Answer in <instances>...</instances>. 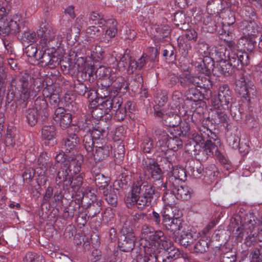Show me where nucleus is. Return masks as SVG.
<instances>
[{
	"instance_id": "nucleus-1",
	"label": "nucleus",
	"mask_w": 262,
	"mask_h": 262,
	"mask_svg": "<svg viewBox=\"0 0 262 262\" xmlns=\"http://www.w3.org/2000/svg\"><path fill=\"white\" fill-rule=\"evenodd\" d=\"M154 194L152 186L137 182L134 183L131 192L126 195L125 202L128 208L135 205L139 209L143 210L150 205Z\"/></svg>"
},
{
	"instance_id": "nucleus-2",
	"label": "nucleus",
	"mask_w": 262,
	"mask_h": 262,
	"mask_svg": "<svg viewBox=\"0 0 262 262\" xmlns=\"http://www.w3.org/2000/svg\"><path fill=\"white\" fill-rule=\"evenodd\" d=\"M2 2L0 4V34L4 36L9 34H16L20 31L21 20L17 15L13 17L9 16L11 6L6 0Z\"/></svg>"
},
{
	"instance_id": "nucleus-3",
	"label": "nucleus",
	"mask_w": 262,
	"mask_h": 262,
	"mask_svg": "<svg viewBox=\"0 0 262 262\" xmlns=\"http://www.w3.org/2000/svg\"><path fill=\"white\" fill-rule=\"evenodd\" d=\"M227 57L228 60L217 61L216 66L220 73L226 76L233 73L234 68L239 69L249 63L248 54L245 52H229Z\"/></svg>"
},
{
	"instance_id": "nucleus-4",
	"label": "nucleus",
	"mask_w": 262,
	"mask_h": 262,
	"mask_svg": "<svg viewBox=\"0 0 262 262\" xmlns=\"http://www.w3.org/2000/svg\"><path fill=\"white\" fill-rule=\"evenodd\" d=\"M89 21L91 24L98 25L100 27H107L105 34L100 36L98 39L100 42L109 44L110 39L115 36L118 30L116 20L113 18L106 19L102 14L92 12L89 15Z\"/></svg>"
},
{
	"instance_id": "nucleus-5",
	"label": "nucleus",
	"mask_w": 262,
	"mask_h": 262,
	"mask_svg": "<svg viewBox=\"0 0 262 262\" xmlns=\"http://www.w3.org/2000/svg\"><path fill=\"white\" fill-rule=\"evenodd\" d=\"M25 116L27 122L30 126H34L37 123H44L49 117L47 101L41 97L36 98L34 102V106L26 110Z\"/></svg>"
},
{
	"instance_id": "nucleus-6",
	"label": "nucleus",
	"mask_w": 262,
	"mask_h": 262,
	"mask_svg": "<svg viewBox=\"0 0 262 262\" xmlns=\"http://www.w3.org/2000/svg\"><path fill=\"white\" fill-rule=\"evenodd\" d=\"M29 76L26 73L17 76L14 75L11 76L10 82L11 87L19 92L24 100L36 95V92L34 90V86L29 85Z\"/></svg>"
},
{
	"instance_id": "nucleus-7",
	"label": "nucleus",
	"mask_w": 262,
	"mask_h": 262,
	"mask_svg": "<svg viewBox=\"0 0 262 262\" xmlns=\"http://www.w3.org/2000/svg\"><path fill=\"white\" fill-rule=\"evenodd\" d=\"M164 188L167 191H170L169 194L166 192L163 196L165 203L168 205L173 204V202L170 201L169 199H173L174 196L179 200H187L192 193V190L190 188L186 185H180V183L174 185L173 187Z\"/></svg>"
},
{
	"instance_id": "nucleus-8",
	"label": "nucleus",
	"mask_w": 262,
	"mask_h": 262,
	"mask_svg": "<svg viewBox=\"0 0 262 262\" xmlns=\"http://www.w3.org/2000/svg\"><path fill=\"white\" fill-rule=\"evenodd\" d=\"M42 33L43 39H41V43L44 45L42 46L45 50L55 53V51L58 49L62 41V37L60 35H56L55 33L52 29L46 28H41L39 30Z\"/></svg>"
},
{
	"instance_id": "nucleus-9",
	"label": "nucleus",
	"mask_w": 262,
	"mask_h": 262,
	"mask_svg": "<svg viewBox=\"0 0 262 262\" xmlns=\"http://www.w3.org/2000/svg\"><path fill=\"white\" fill-rule=\"evenodd\" d=\"M235 90L245 98H253L256 94L253 82L246 76L243 75L236 80Z\"/></svg>"
},
{
	"instance_id": "nucleus-10",
	"label": "nucleus",
	"mask_w": 262,
	"mask_h": 262,
	"mask_svg": "<svg viewBox=\"0 0 262 262\" xmlns=\"http://www.w3.org/2000/svg\"><path fill=\"white\" fill-rule=\"evenodd\" d=\"M231 99L229 88L225 84L220 87L218 95L212 99L211 102L215 109L226 110L229 108Z\"/></svg>"
},
{
	"instance_id": "nucleus-11",
	"label": "nucleus",
	"mask_w": 262,
	"mask_h": 262,
	"mask_svg": "<svg viewBox=\"0 0 262 262\" xmlns=\"http://www.w3.org/2000/svg\"><path fill=\"white\" fill-rule=\"evenodd\" d=\"M101 141L97 142L94 145L95 151L93 148V151H87L88 156L92 158L96 163L106 159L110 156L112 149L111 145L107 144L106 140Z\"/></svg>"
},
{
	"instance_id": "nucleus-12",
	"label": "nucleus",
	"mask_w": 262,
	"mask_h": 262,
	"mask_svg": "<svg viewBox=\"0 0 262 262\" xmlns=\"http://www.w3.org/2000/svg\"><path fill=\"white\" fill-rule=\"evenodd\" d=\"M168 172V177L163 187H173L174 185L184 182L186 179V173L183 167L172 166V168Z\"/></svg>"
},
{
	"instance_id": "nucleus-13",
	"label": "nucleus",
	"mask_w": 262,
	"mask_h": 262,
	"mask_svg": "<svg viewBox=\"0 0 262 262\" xmlns=\"http://www.w3.org/2000/svg\"><path fill=\"white\" fill-rule=\"evenodd\" d=\"M213 141V140L205 141L203 144L204 146H201V158L202 156H205L204 158H202L201 160H206L208 158L206 156H214L222 163L226 164L227 162L226 159L219 150L217 146Z\"/></svg>"
},
{
	"instance_id": "nucleus-14",
	"label": "nucleus",
	"mask_w": 262,
	"mask_h": 262,
	"mask_svg": "<svg viewBox=\"0 0 262 262\" xmlns=\"http://www.w3.org/2000/svg\"><path fill=\"white\" fill-rule=\"evenodd\" d=\"M104 131L93 128L90 133L84 135L83 139V146L86 151H92L95 145L98 142H101L102 140H106L103 138Z\"/></svg>"
},
{
	"instance_id": "nucleus-15",
	"label": "nucleus",
	"mask_w": 262,
	"mask_h": 262,
	"mask_svg": "<svg viewBox=\"0 0 262 262\" xmlns=\"http://www.w3.org/2000/svg\"><path fill=\"white\" fill-rule=\"evenodd\" d=\"M39 61V64L43 67H47L53 69L55 68L59 63V58L55 53L51 52H47V50L41 51L37 59Z\"/></svg>"
},
{
	"instance_id": "nucleus-16",
	"label": "nucleus",
	"mask_w": 262,
	"mask_h": 262,
	"mask_svg": "<svg viewBox=\"0 0 262 262\" xmlns=\"http://www.w3.org/2000/svg\"><path fill=\"white\" fill-rule=\"evenodd\" d=\"M149 242L148 245L145 246H150V245H153L158 248V246L161 248H167V246L170 245V240L167 238L164 235V233L161 230L154 231L151 235H149V239H145Z\"/></svg>"
},
{
	"instance_id": "nucleus-17",
	"label": "nucleus",
	"mask_w": 262,
	"mask_h": 262,
	"mask_svg": "<svg viewBox=\"0 0 262 262\" xmlns=\"http://www.w3.org/2000/svg\"><path fill=\"white\" fill-rule=\"evenodd\" d=\"M53 119L56 122L59 124L62 129H65L71 124L72 116L70 113H67L63 107H59L55 110Z\"/></svg>"
},
{
	"instance_id": "nucleus-18",
	"label": "nucleus",
	"mask_w": 262,
	"mask_h": 262,
	"mask_svg": "<svg viewBox=\"0 0 262 262\" xmlns=\"http://www.w3.org/2000/svg\"><path fill=\"white\" fill-rule=\"evenodd\" d=\"M83 158L82 155L78 154L72 155L69 156L66 163L63 165L71 174H77L79 173L81 168Z\"/></svg>"
},
{
	"instance_id": "nucleus-19",
	"label": "nucleus",
	"mask_w": 262,
	"mask_h": 262,
	"mask_svg": "<svg viewBox=\"0 0 262 262\" xmlns=\"http://www.w3.org/2000/svg\"><path fill=\"white\" fill-rule=\"evenodd\" d=\"M122 233L119 238L121 249L124 252H129L134 248L135 235L132 231H126L125 229H122Z\"/></svg>"
},
{
	"instance_id": "nucleus-20",
	"label": "nucleus",
	"mask_w": 262,
	"mask_h": 262,
	"mask_svg": "<svg viewBox=\"0 0 262 262\" xmlns=\"http://www.w3.org/2000/svg\"><path fill=\"white\" fill-rule=\"evenodd\" d=\"M195 87L200 88L204 90V98L208 99L212 96L211 89L212 88L213 83L209 76H196Z\"/></svg>"
},
{
	"instance_id": "nucleus-21",
	"label": "nucleus",
	"mask_w": 262,
	"mask_h": 262,
	"mask_svg": "<svg viewBox=\"0 0 262 262\" xmlns=\"http://www.w3.org/2000/svg\"><path fill=\"white\" fill-rule=\"evenodd\" d=\"M68 131L69 135L66 138L63 139L61 147L66 152L74 153L76 151V146L79 143L80 140L76 134L70 133L69 130Z\"/></svg>"
},
{
	"instance_id": "nucleus-22",
	"label": "nucleus",
	"mask_w": 262,
	"mask_h": 262,
	"mask_svg": "<svg viewBox=\"0 0 262 262\" xmlns=\"http://www.w3.org/2000/svg\"><path fill=\"white\" fill-rule=\"evenodd\" d=\"M160 149L161 152H164V156L161 160V165L165 170L170 171L177 159L176 151L163 147Z\"/></svg>"
},
{
	"instance_id": "nucleus-23",
	"label": "nucleus",
	"mask_w": 262,
	"mask_h": 262,
	"mask_svg": "<svg viewBox=\"0 0 262 262\" xmlns=\"http://www.w3.org/2000/svg\"><path fill=\"white\" fill-rule=\"evenodd\" d=\"M194 65L199 71L206 76H209L214 70V61L209 57L206 56L203 59L199 58Z\"/></svg>"
},
{
	"instance_id": "nucleus-24",
	"label": "nucleus",
	"mask_w": 262,
	"mask_h": 262,
	"mask_svg": "<svg viewBox=\"0 0 262 262\" xmlns=\"http://www.w3.org/2000/svg\"><path fill=\"white\" fill-rule=\"evenodd\" d=\"M108 79L114 92L119 93L123 90L122 92L124 93L126 91L128 85L123 77L113 73L108 76Z\"/></svg>"
},
{
	"instance_id": "nucleus-25",
	"label": "nucleus",
	"mask_w": 262,
	"mask_h": 262,
	"mask_svg": "<svg viewBox=\"0 0 262 262\" xmlns=\"http://www.w3.org/2000/svg\"><path fill=\"white\" fill-rule=\"evenodd\" d=\"M110 88L109 85L107 86L99 87L96 91L95 90H90L86 96V98L90 100H93L95 98V102L99 101V99H105L111 98L110 97Z\"/></svg>"
},
{
	"instance_id": "nucleus-26",
	"label": "nucleus",
	"mask_w": 262,
	"mask_h": 262,
	"mask_svg": "<svg viewBox=\"0 0 262 262\" xmlns=\"http://www.w3.org/2000/svg\"><path fill=\"white\" fill-rule=\"evenodd\" d=\"M70 172L67 170L66 167L63 165L57 172L55 179L56 184L59 186H62L63 188L68 187L70 186V178L71 176Z\"/></svg>"
},
{
	"instance_id": "nucleus-27",
	"label": "nucleus",
	"mask_w": 262,
	"mask_h": 262,
	"mask_svg": "<svg viewBox=\"0 0 262 262\" xmlns=\"http://www.w3.org/2000/svg\"><path fill=\"white\" fill-rule=\"evenodd\" d=\"M56 128L54 125H45L41 129L42 138L45 144L53 145L55 142Z\"/></svg>"
},
{
	"instance_id": "nucleus-28",
	"label": "nucleus",
	"mask_w": 262,
	"mask_h": 262,
	"mask_svg": "<svg viewBox=\"0 0 262 262\" xmlns=\"http://www.w3.org/2000/svg\"><path fill=\"white\" fill-rule=\"evenodd\" d=\"M145 170L150 174L151 177L155 181L161 179L162 177V170L160 165L154 160H150L146 165Z\"/></svg>"
},
{
	"instance_id": "nucleus-29",
	"label": "nucleus",
	"mask_w": 262,
	"mask_h": 262,
	"mask_svg": "<svg viewBox=\"0 0 262 262\" xmlns=\"http://www.w3.org/2000/svg\"><path fill=\"white\" fill-rule=\"evenodd\" d=\"M145 170L150 174L151 177L155 181L161 179L162 177V170L160 165L154 160H150L146 165Z\"/></svg>"
},
{
	"instance_id": "nucleus-30",
	"label": "nucleus",
	"mask_w": 262,
	"mask_h": 262,
	"mask_svg": "<svg viewBox=\"0 0 262 262\" xmlns=\"http://www.w3.org/2000/svg\"><path fill=\"white\" fill-rule=\"evenodd\" d=\"M217 15H206L203 18L202 29L204 31L210 33L215 32L217 28L216 19Z\"/></svg>"
},
{
	"instance_id": "nucleus-31",
	"label": "nucleus",
	"mask_w": 262,
	"mask_h": 262,
	"mask_svg": "<svg viewBox=\"0 0 262 262\" xmlns=\"http://www.w3.org/2000/svg\"><path fill=\"white\" fill-rule=\"evenodd\" d=\"M170 245L167 246V248H163L165 250V257L162 259V262H172L178 259L180 254L178 249L173 246V243L170 241Z\"/></svg>"
},
{
	"instance_id": "nucleus-32",
	"label": "nucleus",
	"mask_w": 262,
	"mask_h": 262,
	"mask_svg": "<svg viewBox=\"0 0 262 262\" xmlns=\"http://www.w3.org/2000/svg\"><path fill=\"white\" fill-rule=\"evenodd\" d=\"M181 122V118L180 116L173 112L166 113L163 116V123L167 126L172 127L178 126Z\"/></svg>"
},
{
	"instance_id": "nucleus-33",
	"label": "nucleus",
	"mask_w": 262,
	"mask_h": 262,
	"mask_svg": "<svg viewBox=\"0 0 262 262\" xmlns=\"http://www.w3.org/2000/svg\"><path fill=\"white\" fill-rule=\"evenodd\" d=\"M196 80V76L190 73H184L179 77V82L184 88L195 87Z\"/></svg>"
},
{
	"instance_id": "nucleus-34",
	"label": "nucleus",
	"mask_w": 262,
	"mask_h": 262,
	"mask_svg": "<svg viewBox=\"0 0 262 262\" xmlns=\"http://www.w3.org/2000/svg\"><path fill=\"white\" fill-rule=\"evenodd\" d=\"M154 133L157 139V146L160 148H166L167 141L170 138L167 132L163 128L156 127Z\"/></svg>"
},
{
	"instance_id": "nucleus-35",
	"label": "nucleus",
	"mask_w": 262,
	"mask_h": 262,
	"mask_svg": "<svg viewBox=\"0 0 262 262\" xmlns=\"http://www.w3.org/2000/svg\"><path fill=\"white\" fill-rule=\"evenodd\" d=\"M144 251L145 262H158L159 249L155 246L150 245V246H144Z\"/></svg>"
},
{
	"instance_id": "nucleus-36",
	"label": "nucleus",
	"mask_w": 262,
	"mask_h": 262,
	"mask_svg": "<svg viewBox=\"0 0 262 262\" xmlns=\"http://www.w3.org/2000/svg\"><path fill=\"white\" fill-rule=\"evenodd\" d=\"M260 23L258 19L256 20H250L245 26V31L249 36L255 35L260 30Z\"/></svg>"
},
{
	"instance_id": "nucleus-37",
	"label": "nucleus",
	"mask_w": 262,
	"mask_h": 262,
	"mask_svg": "<svg viewBox=\"0 0 262 262\" xmlns=\"http://www.w3.org/2000/svg\"><path fill=\"white\" fill-rule=\"evenodd\" d=\"M196 88L192 86L188 88V90L186 92L187 99L197 102L198 100H201V98H204V93H202Z\"/></svg>"
},
{
	"instance_id": "nucleus-38",
	"label": "nucleus",
	"mask_w": 262,
	"mask_h": 262,
	"mask_svg": "<svg viewBox=\"0 0 262 262\" xmlns=\"http://www.w3.org/2000/svg\"><path fill=\"white\" fill-rule=\"evenodd\" d=\"M174 240L176 242H179L181 245L187 247L188 246L193 243L194 238L191 232L188 231H184L181 237H176Z\"/></svg>"
},
{
	"instance_id": "nucleus-39",
	"label": "nucleus",
	"mask_w": 262,
	"mask_h": 262,
	"mask_svg": "<svg viewBox=\"0 0 262 262\" xmlns=\"http://www.w3.org/2000/svg\"><path fill=\"white\" fill-rule=\"evenodd\" d=\"M199 133L205 141L210 140H213V141L218 140V137L216 135L204 125H201L199 127Z\"/></svg>"
},
{
	"instance_id": "nucleus-40",
	"label": "nucleus",
	"mask_w": 262,
	"mask_h": 262,
	"mask_svg": "<svg viewBox=\"0 0 262 262\" xmlns=\"http://www.w3.org/2000/svg\"><path fill=\"white\" fill-rule=\"evenodd\" d=\"M94 181L96 185L103 190L110 189L111 188V186L108 184V178L104 177L102 174H96L94 177Z\"/></svg>"
},
{
	"instance_id": "nucleus-41",
	"label": "nucleus",
	"mask_w": 262,
	"mask_h": 262,
	"mask_svg": "<svg viewBox=\"0 0 262 262\" xmlns=\"http://www.w3.org/2000/svg\"><path fill=\"white\" fill-rule=\"evenodd\" d=\"M241 15L246 19L256 20L258 18L255 9L249 6H244L240 11Z\"/></svg>"
},
{
	"instance_id": "nucleus-42",
	"label": "nucleus",
	"mask_w": 262,
	"mask_h": 262,
	"mask_svg": "<svg viewBox=\"0 0 262 262\" xmlns=\"http://www.w3.org/2000/svg\"><path fill=\"white\" fill-rule=\"evenodd\" d=\"M226 41V49L229 52H233L237 53V52H242L238 50V47L235 43L234 40V34L230 33L228 36H225L223 38Z\"/></svg>"
},
{
	"instance_id": "nucleus-43",
	"label": "nucleus",
	"mask_w": 262,
	"mask_h": 262,
	"mask_svg": "<svg viewBox=\"0 0 262 262\" xmlns=\"http://www.w3.org/2000/svg\"><path fill=\"white\" fill-rule=\"evenodd\" d=\"M182 145V140L176 136L174 137L169 138L166 143V148L176 151L181 148Z\"/></svg>"
},
{
	"instance_id": "nucleus-44",
	"label": "nucleus",
	"mask_w": 262,
	"mask_h": 262,
	"mask_svg": "<svg viewBox=\"0 0 262 262\" xmlns=\"http://www.w3.org/2000/svg\"><path fill=\"white\" fill-rule=\"evenodd\" d=\"M221 2L219 0H211L207 3L206 9L209 15L218 13L221 10Z\"/></svg>"
},
{
	"instance_id": "nucleus-45",
	"label": "nucleus",
	"mask_w": 262,
	"mask_h": 262,
	"mask_svg": "<svg viewBox=\"0 0 262 262\" xmlns=\"http://www.w3.org/2000/svg\"><path fill=\"white\" fill-rule=\"evenodd\" d=\"M101 203L100 201H97L96 202H93L92 203H90L86 210L89 217H93L96 214L99 213L101 210Z\"/></svg>"
},
{
	"instance_id": "nucleus-46",
	"label": "nucleus",
	"mask_w": 262,
	"mask_h": 262,
	"mask_svg": "<svg viewBox=\"0 0 262 262\" xmlns=\"http://www.w3.org/2000/svg\"><path fill=\"white\" fill-rule=\"evenodd\" d=\"M201 146L200 144L192 141H190L185 145L186 152L194 156H198L199 158H201Z\"/></svg>"
},
{
	"instance_id": "nucleus-47",
	"label": "nucleus",
	"mask_w": 262,
	"mask_h": 262,
	"mask_svg": "<svg viewBox=\"0 0 262 262\" xmlns=\"http://www.w3.org/2000/svg\"><path fill=\"white\" fill-rule=\"evenodd\" d=\"M126 52L123 55L121 54L116 58L117 62V69L120 71H123L125 70L127 62L130 59V56Z\"/></svg>"
},
{
	"instance_id": "nucleus-48",
	"label": "nucleus",
	"mask_w": 262,
	"mask_h": 262,
	"mask_svg": "<svg viewBox=\"0 0 262 262\" xmlns=\"http://www.w3.org/2000/svg\"><path fill=\"white\" fill-rule=\"evenodd\" d=\"M38 161L42 170H47L49 169V170L52 171L51 169L53 163L50 160L47 153H42L39 157Z\"/></svg>"
},
{
	"instance_id": "nucleus-49",
	"label": "nucleus",
	"mask_w": 262,
	"mask_h": 262,
	"mask_svg": "<svg viewBox=\"0 0 262 262\" xmlns=\"http://www.w3.org/2000/svg\"><path fill=\"white\" fill-rule=\"evenodd\" d=\"M226 140L228 145L231 148L236 149L238 147L239 142L238 137L228 130L226 133Z\"/></svg>"
},
{
	"instance_id": "nucleus-50",
	"label": "nucleus",
	"mask_w": 262,
	"mask_h": 262,
	"mask_svg": "<svg viewBox=\"0 0 262 262\" xmlns=\"http://www.w3.org/2000/svg\"><path fill=\"white\" fill-rule=\"evenodd\" d=\"M93 124L91 120L86 119L84 121H81L78 123V125L75 128V130L76 129L82 130L84 132L90 133L92 129H93Z\"/></svg>"
},
{
	"instance_id": "nucleus-51",
	"label": "nucleus",
	"mask_w": 262,
	"mask_h": 262,
	"mask_svg": "<svg viewBox=\"0 0 262 262\" xmlns=\"http://www.w3.org/2000/svg\"><path fill=\"white\" fill-rule=\"evenodd\" d=\"M112 100L111 98H106L105 99H99V101L96 102L105 111L108 115L112 111Z\"/></svg>"
},
{
	"instance_id": "nucleus-52",
	"label": "nucleus",
	"mask_w": 262,
	"mask_h": 262,
	"mask_svg": "<svg viewBox=\"0 0 262 262\" xmlns=\"http://www.w3.org/2000/svg\"><path fill=\"white\" fill-rule=\"evenodd\" d=\"M208 249V242L205 240H199L195 244L194 251L195 253H203Z\"/></svg>"
},
{
	"instance_id": "nucleus-53",
	"label": "nucleus",
	"mask_w": 262,
	"mask_h": 262,
	"mask_svg": "<svg viewBox=\"0 0 262 262\" xmlns=\"http://www.w3.org/2000/svg\"><path fill=\"white\" fill-rule=\"evenodd\" d=\"M90 90H93L90 87H87V86L84 83L78 82L75 85V91L80 95H83L86 97V96Z\"/></svg>"
},
{
	"instance_id": "nucleus-54",
	"label": "nucleus",
	"mask_w": 262,
	"mask_h": 262,
	"mask_svg": "<svg viewBox=\"0 0 262 262\" xmlns=\"http://www.w3.org/2000/svg\"><path fill=\"white\" fill-rule=\"evenodd\" d=\"M21 39L25 42H34L37 39V37L34 32L31 31H24L23 34Z\"/></svg>"
},
{
	"instance_id": "nucleus-55",
	"label": "nucleus",
	"mask_w": 262,
	"mask_h": 262,
	"mask_svg": "<svg viewBox=\"0 0 262 262\" xmlns=\"http://www.w3.org/2000/svg\"><path fill=\"white\" fill-rule=\"evenodd\" d=\"M110 189L103 190V193L105 196V200L112 206H116L117 204V196L116 194L110 192Z\"/></svg>"
},
{
	"instance_id": "nucleus-56",
	"label": "nucleus",
	"mask_w": 262,
	"mask_h": 262,
	"mask_svg": "<svg viewBox=\"0 0 262 262\" xmlns=\"http://www.w3.org/2000/svg\"><path fill=\"white\" fill-rule=\"evenodd\" d=\"M128 174L129 172L126 170H124V171L121 173V178L120 180L117 181V184L120 188L124 189L127 186L128 182L130 181Z\"/></svg>"
},
{
	"instance_id": "nucleus-57",
	"label": "nucleus",
	"mask_w": 262,
	"mask_h": 262,
	"mask_svg": "<svg viewBox=\"0 0 262 262\" xmlns=\"http://www.w3.org/2000/svg\"><path fill=\"white\" fill-rule=\"evenodd\" d=\"M25 262H45V260L42 255L29 252L26 255Z\"/></svg>"
},
{
	"instance_id": "nucleus-58",
	"label": "nucleus",
	"mask_w": 262,
	"mask_h": 262,
	"mask_svg": "<svg viewBox=\"0 0 262 262\" xmlns=\"http://www.w3.org/2000/svg\"><path fill=\"white\" fill-rule=\"evenodd\" d=\"M174 51V48L171 46H169L166 49L163 50V56L169 61H173L176 59Z\"/></svg>"
},
{
	"instance_id": "nucleus-59",
	"label": "nucleus",
	"mask_w": 262,
	"mask_h": 262,
	"mask_svg": "<svg viewBox=\"0 0 262 262\" xmlns=\"http://www.w3.org/2000/svg\"><path fill=\"white\" fill-rule=\"evenodd\" d=\"M91 114L92 117L96 120H101L104 117V115H107L98 104L97 106L92 110Z\"/></svg>"
},
{
	"instance_id": "nucleus-60",
	"label": "nucleus",
	"mask_w": 262,
	"mask_h": 262,
	"mask_svg": "<svg viewBox=\"0 0 262 262\" xmlns=\"http://www.w3.org/2000/svg\"><path fill=\"white\" fill-rule=\"evenodd\" d=\"M15 135L11 129H8L6 135L5 143L7 146H14L15 144Z\"/></svg>"
},
{
	"instance_id": "nucleus-61",
	"label": "nucleus",
	"mask_w": 262,
	"mask_h": 262,
	"mask_svg": "<svg viewBox=\"0 0 262 262\" xmlns=\"http://www.w3.org/2000/svg\"><path fill=\"white\" fill-rule=\"evenodd\" d=\"M260 227V226H254L253 228V231H251V233L246 237V239L247 245L250 246L256 241V239H258L257 234L255 231L258 230Z\"/></svg>"
},
{
	"instance_id": "nucleus-62",
	"label": "nucleus",
	"mask_w": 262,
	"mask_h": 262,
	"mask_svg": "<svg viewBox=\"0 0 262 262\" xmlns=\"http://www.w3.org/2000/svg\"><path fill=\"white\" fill-rule=\"evenodd\" d=\"M25 52L27 55L30 57H34L36 59L38 55L37 53V49L36 46L34 44H30L27 46L25 49Z\"/></svg>"
},
{
	"instance_id": "nucleus-63",
	"label": "nucleus",
	"mask_w": 262,
	"mask_h": 262,
	"mask_svg": "<svg viewBox=\"0 0 262 262\" xmlns=\"http://www.w3.org/2000/svg\"><path fill=\"white\" fill-rule=\"evenodd\" d=\"M226 48L215 50V57L218 58L217 61L228 60V51Z\"/></svg>"
},
{
	"instance_id": "nucleus-64",
	"label": "nucleus",
	"mask_w": 262,
	"mask_h": 262,
	"mask_svg": "<svg viewBox=\"0 0 262 262\" xmlns=\"http://www.w3.org/2000/svg\"><path fill=\"white\" fill-rule=\"evenodd\" d=\"M141 149L144 152H150L154 149L152 140L149 138H146L141 144Z\"/></svg>"
}]
</instances>
